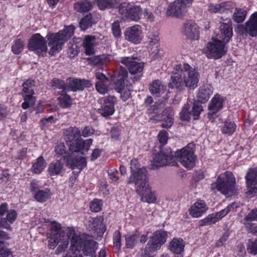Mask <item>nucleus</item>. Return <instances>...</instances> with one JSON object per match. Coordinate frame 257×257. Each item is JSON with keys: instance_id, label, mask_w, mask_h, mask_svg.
<instances>
[{"instance_id": "obj_1", "label": "nucleus", "mask_w": 257, "mask_h": 257, "mask_svg": "<svg viewBox=\"0 0 257 257\" xmlns=\"http://www.w3.org/2000/svg\"><path fill=\"white\" fill-rule=\"evenodd\" d=\"M176 72L171 74L168 83L169 88L182 91L186 87L193 90L197 87L200 75L195 68L187 63H183L176 65Z\"/></svg>"}, {"instance_id": "obj_2", "label": "nucleus", "mask_w": 257, "mask_h": 257, "mask_svg": "<svg viewBox=\"0 0 257 257\" xmlns=\"http://www.w3.org/2000/svg\"><path fill=\"white\" fill-rule=\"evenodd\" d=\"M131 174L127 184H134L137 193L141 196V199L149 203H154L156 200L155 195L151 191L147 171L145 168H140L138 161L133 159L131 162Z\"/></svg>"}, {"instance_id": "obj_3", "label": "nucleus", "mask_w": 257, "mask_h": 257, "mask_svg": "<svg viewBox=\"0 0 257 257\" xmlns=\"http://www.w3.org/2000/svg\"><path fill=\"white\" fill-rule=\"evenodd\" d=\"M136 57H121L118 62L120 65L119 69L114 72L112 82L114 89L118 93H122L125 88L124 80L127 77V70L131 74L141 73L144 68V63L135 61Z\"/></svg>"}, {"instance_id": "obj_4", "label": "nucleus", "mask_w": 257, "mask_h": 257, "mask_svg": "<svg viewBox=\"0 0 257 257\" xmlns=\"http://www.w3.org/2000/svg\"><path fill=\"white\" fill-rule=\"evenodd\" d=\"M73 229L61 227L60 224L54 223L51 227V232L48 242V246L51 249H54L59 244L56 253L59 254L66 249L69 244V239L74 234Z\"/></svg>"}, {"instance_id": "obj_5", "label": "nucleus", "mask_w": 257, "mask_h": 257, "mask_svg": "<svg viewBox=\"0 0 257 257\" xmlns=\"http://www.w3.org/2000/svg\"><path fill=\"white\" fill-rule=\"evenodd\" d=\"M64 135L69 150L72 153L80 152L82 155H84L88 151L93 142L92 139L84 140L80 138V130L76 126L69 127L64 130Z\"/></svg>"}, {"instance_id": "obj_6", "label": "nucleus", "mask_w": 257, "mask_h": 257, "mask_svg": "<svg viewBox=\"0 0 257 257\" xmlns=\"http://www.w3.org/2000/svg\"><path fill=\"white\" fill-rule=\"evenodd\" d=\"M97 243L92 239H87L85 237L72 236L71 241L70 250L73 254L76 251H82L85 256H96Z\"/></svg>"}, {"instance_id": "obj_7", "label": "nucleus", "mask_w": 257, "mask_h": 257, "mask_svg": "<svg viewBox=\"0 0 257 257\" xmlns=\"http://www.w3.org/2000/svg\"><path fill=\"white\" fill-rule=\"evenodd\" d=\"M74 27L69 26L63 31L56 34H51L47 36L48 45L51 47L49 52L51 56H54L62 49V46L73 34Z\"/></svg>"}, {"instance_id": "obj_8", "label": "nucleus", "mask_w": 257, "mask_h": 257, "mask_svg": "<svg viewBox=\"0 0 257 257\" xmlns=\"http://www.w3.org/2000/svg\"><path fill=\"white\" fill-rule=\"evenodd\" d=\"M235 183V179L233 174L226 171L219 175L217 181L211 184L210 189L214 193L219 191L223 194L227 195L232 191Z\"/></svg>"}, {"instance_id": "obj_9", "label": "nucleus", "mask_w": 257, "mask_h": 257, "mask_svg": "<svg viewBox=\"0 0 257 257\" xmlns=\"http://www.w3.org/2000/svg\"><path fill=\"white\" fill-rule=\"evenodd\" d=\"M194 145L189 144L181 150H178L175 153L176 161L180 162L185 168L191 169L195 165L196 156L194 154Z\"/></svg>"}, {"instance_id": "obj_10", "label": "nucleus", "mask_w": 257, "mask_h": 257, "mask_svg": "<svg viewBox=\"0 0 257 257\" xmlns=\"http://www.w3.org/2000/svg\"><path fill=\"white\" fill-rule=\"evenodd\" d=\"M167 232L163 230L155 231L150 238L144 251L145 255H150L159 249L166 241Z\"/></svg>"}, {"instance_id": "obj_11", "label": "nucleus", "mask_w": 257, "mask_h": 257, "mask_svg": "<svg viewBox=\"0 0 257 257\" xmlns=\"http://www.w3.org/2000/svg\"><path fill=\"white\" fill-rule=\"evenodd\" d=\"M225 43L223 41L214 40L212 42L208 43L206 48L203 49L208 58L217 59L221 58L226 53L225 48Z\"/></svg>"}, {"instance_id": "obj_12", "label": "nucleus", "mask_w": 257, "mask_h": 257, "mask_svg": "<svg viewBox=\"0 0 257 257\" xmlns=\"http://www.w3.org/2000/svg\"><path fill=\"white\" fill-rule=\"evenodd\" d=\"M177 164L176 158L170 149L162 150L153 157L152 165L154 168L166 165L175 166Z\"/></svg>"}, {"instance_id": "obj_13", "label": "nucleus", "mask_w": 257, "mask_h": 257, "mask_svg": "<svg viewBox=\"0 0 257 257\" xmlns=\"http://www.w3.org/2000/svg\"><path fill=\"white\" fill-rule=\"evenodd\" d=\"M35 83L34 80L29 79L24 81L22 84V92L25 94H22L24 100V102L22 104V107L24 109L33 106L35 103L36 98L33 96L34 92L33 89Z\"/></svg>"}, {"instance_id": "obj_14", "label": "nucleus", "mask_w": 257, "mask_h": 257, "mask_svg": "<svg viewBox=\"0 0 257 257\" xmlns=\"http://www.w3.org/2000/svg\"><path fill=\"white\" fill-rule=\"evenodd\" d=\"M28 48L29 50L35 51L38 55H43L47 51L45 38L39 33L33 35L29 41Z\"/></svg>"}, {"instance_id": "obj_15", "label": "nucleus", "mask_w": 257, "mask_h": 257, "mask_svg": "<svg viewBox=\"0 0 257 257\" xmlns=\"http://www.w3.org/2000/svg\"><path fill=\"white\" fill-rule=\"evenodd\" d=\"M247 193L250 197L257 193V169H249L245 177Z\"/></svg>"}, {"instance_id": "obj_16", "label": "nucleus", "mask_w": 257, "mask_h": 257, "mask_svg": "<svg viewBox=\"0 0 257 257\" xmlns=\"http://www.w3.org/2000/svg\"><path fill=\"white\" fill-rule=\"evenodd\" d=\"M116 101V99L114 96H107L104 99V103L98 109V112L105 117L112 115L114 111V104Z\"/></svg>"}, {"instance_id": "obj_17", "label": "nucleus", "mask_w": 257, "mask_h": 257, "mask_svg": "<svg viewBox=\"0 0 257 257\" xmlns=\"http://www.w3.org/2000/svg\"><path fill=\"white\" fill-rule=\"evenodd\" d=\"M126 40L135 44L140 43L142 40V31L139 25L128 28L124 32Z\"/></svg>"}, {"instance_id": "obj_18", "label": "nucleus", "mask_w": 257, "mask_h": 257, "mask_svg": "<svg viewBox=\"0 0 257 257\" xmlns=\"http://www.w3.org/2000/svg\"><path fill=\"white\" fill-rule=\"evenodd\" d=\"M185 242L181 238H174L169 243V249L175 257H183Z\"/></svg>"}, {"instance_id": "obj_19", "label": "nucleus", "mask_w": 257, "mask_h": 257, "mask_svg": "<svg viewBox=\"0 0 257 257\" xmlns=\"http://www.w3.org/2000/svg\"><path fill=\"white\" fill-rule=\"evenodd\" d=\"M243 32L245 31L250 36L254 37L257 35V12L252 14L248 21L245 23V26L239 28Z\"/></svg>"}, {"instance_id": "obj_20", "label": "nucleus", "mask_w": 257, "mask_h": 257, "mask_svg": "<svg viewBox=\"0 0 257 257\" xmlns=\"http://www.w3.org/2000/svg\"><path fill=\"white\" fill-rule=\"evenodd\" d=\"M184 34L189 39H198L199 37V27L196 24L191 21L184 24Z\"/></svg>"}, {"instance_id": "obj_21", "label": "nucleus", "mask_w": 257, "mask_h": 257, "mask_svg": "<svg viewBox=\"0 0 257 257\" xmlns=\"http://www.w3.org/2000/svg\"><path fill=\"white\" fill-rule=\"evenodd\" d=\"M225 22L221 23L219 27L220 31V37L223 42L227 43L229 42L232 36V28L231 22L230 19L224 20Z\"/></svg>"}, {"instance_id": "obj_22", "label": "nucleus", "mask_w": 257, "mask_h": 257, "mask_svg": "<svg viewBox=\"0 0 257 257\" xmlns=\"http://www.w3.org/2000/svg\"><path fill=\"white\" fill-rule=\"evenodd\" d=\"M92 84L90 80L86 79H69L68 87L73 91L83 90L84 88H89Z\"/></svg>"}, {"instance_id": "obj_23", "label": "nucleus", "mask_w": 257, "mask_h": 257, "mask_svg": "<svg viewBox=\"0 0 257 257\" xmlns=\"http://www.w3.org/2000/svg\"><path fill=\"white\" fill-rule=\"evenodd\" d=\"M224 101V98L223 97L220 95L216 94L212 99L208 106V116H212L221 109Z\"/></svg>"}, {"instance_id": "obj_24", "label": "nucleus", "mask_w": 257, "mask_h": 257, "mask_svg": "<svg viewBox=\"0 0 257 257\" xmlns=\"http://www.w3.org/2000/svg\"><path fill=\"white\" fill-rule=\"evenodd\" d=\"M185 7L179 1H175L168 6L166 12L167 16L180 18Z\"/></svg>"}, {"instance_id": "obj_25", "label": "nucleus", "mask_w": 257, "mask_h": 257, "mask_svg": "<svg viewBox=\"0 0 257 257\" xmlns=\"http://www.w3.org/2000/svg\"><path fill=\"white\" fill-rule=\"evenodd\" d=\"M213 93L212 86L210 84H206L202 86L199 90L197 93V101L201 103H206L210 98Z\"/></svg>"}, {"instance_id": "obj_26", "label": "nucleus", "mask_w": 257, "mask_h": 257, "mask_svg": "<svg viewBox=\"0 0 257 257\" xmlns=\"http://www.w3.org/2000/svg\"><path fill=\"white\" fill-rule=\"evenodd\" d=\"M174 113L170 107H166L163 111L161 119L163 121L162 126L165 128L170 127L173 124Z\"/></svg>"}, {"instance_id": "obj_27", "label": "nucleus", "mask_w": 257, "mask_h": 257, "mask_svg": "<svg viewBox=\"0 0 257 257\" xmlns=\"http://www.w3.org/2000/svg\"><path fill=\"white\" fill-rule=\"evenodd\" d=\"M17 213L15 210H10L5 214V216L0 219V227L11 229V224L16 219Z\"/></svg>"}, {"instance_id": "obj_28", "label": "nucleus", "mask_w": 257, "mask_h": 257, "mask_svg": "<svg viewBox=\"0 0 257 257\" xmlns=\"http://www.w3.org/2000/svg\"><path fill=\"white\" fill-rule=\"evenodd\" d=\"M207 209L204 201L200 200L195 202L189 210L190 215L193 217L201 216Z\"/></svg>"}, {"instance_id": "obj_29", "label": "nucleus", "mask_w": 257, "mask_h": 257, "mask_svg": "<svg viewBox=\"0 0 257 257\" xmlns=\"http://www.w3.org/2000/svg\"><path fill=\"white\" fill-rule=\"evenodd\" d=\"M97 21L96 17H94L92 14L89 13L81 19L79 23V27L81 30L85 31L96 24Z\"/></svg>"}, {"instance_id": "obj_30", "label": "nucleus", "mask_w": 257, "mask_h": 257, "mask_svg": "<svg viewBox=\"0 0 257 257\" xmlns=\"http://www.w3.org/2000/svg\"><path fill=\"white\" fill-rule=\"evenodd\" d=\"M74 9L78 13L84 15L92 9V3L88 0L77 2L74 4Z\"/></svg>"}, {"instance_id": "obj_31", "label": "nucleus", "mask_w": 257, "mask_h": 257, "mask_svg": "<svg viewBox=\"0 0 257 257\" xmlns=\"http://www.w3.org/2000/svg\"><path fill=\"white\" fill-rule=\"evenodd\" d=\"M96 38L94 36H86L83 45L85 48V53L87 55H91L94 54V44Z\"/></svg>"}, {"instance_id": "obj_32", "label": "nucleus", "mask_w": 257, "mask_h": 257, "mask_svg": "<svg viewBox=\"0 0 257 257\" xmlns=\"http://www.w3.org/2000/svg\"><path fill=\"white\" fill-rule=\"evenodd\" d=\"M143 14V11L140 6H135L130 8L126 18L130 20L138 21Z\"/></svg>"}, {"instance_id": "obj_33", "label": "nucleus", "mask_w": 257, "mask_h": 257, "mask_svg": "<svg viewBox=\"0 0 257 257\" xmlns=\"http://www.w3.org/2000/svg\"><path fill=\"white\" fill-rule=\"evenodd\" d=\"M166 86L159 80H154L150 84L149 89L152 94L159 96L163 93L165 90Z\"/></svg>"}, {"instance_id": "obj_34", "label": "nucleus", "mask_w": 257, "mask_h": 257, "mask_svg": "<svg viewBox=\"0 0 257 257\" xmlns=\"http://www.w3.org/2000/svg\"><path fill=\"white\" fill-rule=\"evenodd\" d=\"M140 234L137 231L128 233L125 235V245L127 248H132L137 243Z\"/></svg>"}, {"instance_id": "obj_35", "label": "nucleus", "mask_w": 257, "mask_h": 257, "mask_svg": "<svg viewBox=\"0 0 257 257\" xmlns=\"http://www.w3.org/2000/svg\"><path fill=\"white\" fill-rule=\"evenodd\" d=\"M51 85L57 95H59L67 90V85L65 82L58 78H53L51 82Z\"/></svg>"}, {"instance_id": "obj_36", "label": "nucleus", "mask_w": 257, "mask_h": 257, "mask_svg": "<svg viewBox=\"0 0 257 257\" xmlns=\"http://www.w3.org/2000/svg\"><path fill=\"white\" fill-rule=\"evenodd\" d=\"M63 168V164L60 161H57L49 164L48 171L51 176L58 175L61 174Z\"/></svg>"}, {"instance_id": "obj_37", "label": "nucleus", "mask_w": 257, "mask_h": 257, "mask_svg": "<svg viewBox=\"0 0 257 257\" xmlns=\"http://www.w3.org/2000/svg\"><path fill=\"white\" fill-rule=\"evenodd\" d=\"M94 1L100 10L113 8L117 5L116 0H94Z\"/></svg>"}, {"instance_id": "obj_38", "label": "nucleus", "mask_w": 257, "mask_h": 257, "mask_svg": "<svg viewBox=\"0 0 257 257\" xmlns=\"http://www.w3.org/2000/svg\"><path fill=\"white\" fill-rule=\"evenodd\" d=\"M46 163L42 156L39 157L33 164L32 171L35 174H40L46 167Z\"/></svg>"}, {"instance_id": "obj_39", "label": "nucleus", "mask_w": 257, "mask_h": 257, "mask_svg": "<svg viewBox=\"0 0 257 257\" xmlns=\"http://www.w3.org/2000/svg\"><path fill=\"white\" fill-rule=\"evenodd\" d=\"M50 196L51 193L48 190H39L34 194V198L39 202H46Z\"/></svg>"}, {"instance_id": "obj_40", "label": "nucleus", "mask_w": 257, "mask_h": 257, "mask_svg": "<svg viewBox=\"0 0 257 257\" xmlns=\"http://www.w3.org/2000/svg\"><path fill=\"white\" fill-rule=\"evenodd\" d=\"M59 95L58 100L61 107L62 108H67L72 105L71 99L69 95L66 93V91Z\"/></svg>"}, {"instance_id": "obj_41", "label": "nucleus", "mask_w": 257, "mask_h": 257, "mask_svg": "<svg viewBox=\"0 0 257 257\" xmlns=\"http://www.w3.org/2000/svg\"><path fill=\"white\" fill-rule=\"evenodd\" d=\"M87 162L86 158L81 157L78 159H75L72 160L70 166L72 169L77 168L81 170L83 168L86 166Z\"/></svg>"}, {"instance_id": "obj_42", "label": "nucleus", "mask_w": 257, "mask_h": 257, "mask_svg": "<svg viewBox=\"0 0 257 257\" xmlns=\"http://www.w3.org/2000/svg\"><path fill=\"white\" fill-rule=\"evenodd\" d=\"M246 11L241 9H236L233 15V20L236 23L243 22L246 17Z\"/></svg>"}, {"instance_id": "obj_43", "label": "nucleus", "mask_w": 257, "mask_h": 257, "mask_svg": "<svg viewBox=\"0 0 257 257\" xmlns=\"http://www.w3.org/2000/svg\"><path fill=\"white\" fill-rule=\"evenodd\" d=\"M191 105L188 103L185 104L180 112V117L182 120L189 121L191 116H192L191 110H190Z\"/></svg>"}, {"instance_id": "obj_44", "label": "nucleus", "mask_w": 257, "mask_h": 257, "mask_svg": "<svg viewBox=\"0 0 257 257\" xmlns=\"http://www.w3.org/2000/svg\"><path fill=\"white\" fill-rule=\"evenodd\" d=\"M235 130L236 125L234 122L226 121L222 127L221 131L224 134L231 135L235 131Z\"/></svg>"}, {"instance_id": "obj_45", "label": "nucleus", "mask_w": 257, "mask_h": 257, "mask_svg": "<svg viewBox=\"0 0 257 257\" xmlns=\"http://www.w3.org/2000/svg\"><path fill=\"white\" fill-rule=\"evenodd\" d=\"M257 221V209L254 208L249 211L244 217L243 224L252 223V221Z\"/></svg>"}, {"instance_id": "obj_46", "label": "nucleus", "mask_w": 257, "mask_h": 257, "mask_svg": "<svg viewBox=\"0 0 257 257\" xmlns=\"http://www.w3.org/2000/svg\"><path fill=\"white\" fill-rule=\"evenodd\" d=\"M201 103L199 101H194L191 109V113L194 120L198 119V117L203 110Z\"/></svg>"}, {"instance_id": "obj_47", "label": "nucleus", "mask_w": 257, "mask_h": 257, "mask_svg": "<svg viewBox=\"0 0 257 257\" xmlns=\"http://www.w3.org/2000/svg\"><path fill=\"white\" fill-rule=\"evenodd\" d=\"M208 11L210 13H222L225 11H228L229 9L225 8L224 3L220 4H211L208 8Z\"/></svg>"}, {"instance_id": "obj_48", "label": "nucleus", "mask_w": 257, "mask_h": 257, "mask_svg": "<svg viewBox=\"0 0 257 257\" xmlns=\"http://www.w3.org/2000/svg\"><path fill=\"white\" fill-rule=\"evenodd\" d=\"M217 222V219L214 213L209 215L206 217L199 221V225L201 226H207L215 223Z\"/></svg>"}, {"instance_id": "obj_49", "label": "nucleus", "mask_w": 257, "mask_h": 257, "mask_svg": "<svg viewBox=\"0 0 257 257\" xmlns=\"http://www.w3.org/2000/svg\"><path fill=\"white\" fill-rule=\"evenodd\" d=\"M247 250L249 253L252 255H257V238L253 240H248L247 244Z\"/></svg>"}, {"instance_id": "obj_50", "label": "nucleus", "mask_w": 257, "mask_h": 257, "mask_svg": "<svg viewBox=\"0 0 257 257\" xmlns=\"http://www.w3.org/2000/svg\"><path fill=\"white\" fill-rule=\"evenodd\" d=\"M24 46V43L21 39H17L12 47V50L14 54H19L23 50Z\"/></svg>"}, {"instance_id": "obj_51", "label": "nucleus", "mask_w": 257, "mask_h": 257, "mask_svg": "<svg viewBox=\"0 0 257 257\" xmlns=\"http://www.w3.org/2000/svg\"><path fill=\"white\" fill-rule=\"evenodd\" d=\"M102 205V200L94 199L91 202L90 208L92 211L97 212L101 210Z\"/></svg>"}, {"instance_id": "obj_52", "label": "nucleus", "mask_w": 257, "mask_h": 257, "mask_svg": "<svg viewBox=\"0 0 257 257\" xmlns=\"http://www.w3.org/2000/svg\"><path fill=\"white\" fill-rule=\"evenodd\" d=\"M234 204H231L228 205L226 208L224 209H222L219 212H218L216 213H214L215 216L217 219V221L222 218L224 216H225L227 214H228L230 211L231 208H233Z\"/></svg>"}, {"instance_id": "obj_53", "label": "nucleus", "mask_w": 257, "mask_h": 257, "mask_svg": "<svg viewBox=\"0 0 257 257\" xmlns=\"http://www.w3.org/2000/svg\"><path fill=\"white\" fill-rule=\"evenodd\" d=\"M113 246L117 249H120L121 247V235L119 231L116 230L114 232L113 237Z\"/></svg>"}, {"instance_id": "obj_54", "label": "nucleus", "mask_w": 257, "mask_h": 257, "mask_svg": "<svg viewBox=\"0 0 257 257\" xmlns=\"http://www.w3.org/2000/svg\"><path fill=\"white\" fill-rule=\"evenodd\" d=\"M130 6L128 3H122L118 6V11L119 14L126 17Z\"/></svg>"}, {"instance_id": "obj_55", "label": "nucleus", "mask_w": 257, "mask_h": 257, "mask_svg": "<svg viewBox=\"0 0 257 257\" xmlns=\"http://www.w3.org/2000/svg\"><path fill=\"white\" fill-rule=\"evenodd\" d=\"M229 235V231L228 230H225V231L223 233L221 237L216 241V246L219 247L223 245L227 240Z\"/></svg>"}, {"instance_id": "obj_56", "label": "nucleus", "mask_w": 257, "mask_h": 257, "mask_svg": "<svg viewBox=\"0 0 257 257\" xmlns=\"http://www.w3.org/2000/svg\"><path fill=\"white\" fill-rule=\"evenodd\" d=\"M111 30L112 34L114 37L119 38L120 37L121 33L119 23L118 22H115L112 24Z\"/></svg>"}, {"instance_id": "obj_57", "label": "nucleus", "mask_w": 257, "mask_h": 257, "mask_svg": "<svg viewBox=\"0 0 257 257\" xmlns=\"http://www.w3.org/2000/svg\"><path fill=\"white\" fill-rule=\"evenodd\" d=\"M246 230L254 235H257V224L254 223H246L244 225Z\"/></svg>"}, {"instance_id": "obj_58", "label": "nucleus", "mask_w": 257, "mask_h": 257, "mask_svg": "<svg viewBox=\"0 0 257 257\" xmlns=\"http://www.w3.org/2000/svg\"><path fill=\"white\" fill-rule=\"evenodd\" d=\"M0 257H13L12 252L8 248L3 246L2 241H0Z\"/></svg>"}, {"instance_id": "obj_59", "label": "nucleus", "mask_w": 257, "mask_h": 257, "mask_svg": "<svg viewBox=\"0 0 257 257\" xmlns=\"http://www.w3.org/2000/svg\"><path fill=\"white\" fill-rule=\"evenodd\" d=\"M95 88L97 91L101 94H105L107 91V88L104 83L102 82H96Z\"/></svg>"}, {"instance_id": "obj_60", "label": "nucleus", "mask_w": 257, "mask_h": 257, "mask_svg": "<svg viewBox=\"0 0 257 257\" xmlns=\"http://www.w3.org/2000/svg\"><path fill=\"white\" fill-rule=\"evenodd\" d=\"M158 139L159 142L163 145H165L168 140L167 133L165 131H161L158 134Z\"/></svg>"}, {"instance_id": "obj_61", "label": "nucleus", "mask_w": 257, "mask_h": 257, "mask_svg": "<svg viewBox=\"0 0 257 257\" xmlns=\"http://www.w3.org/2000/svg\"><path fill=\"white\" fill-rule=\"evenodd\" d=\"M55 151L58 155L62 156L66 154V148L64 143H60L57 145Z\"/></svg>"}, {"instance_id": "obj_62", "label": "nucleus", "mask_w": 257, "mask_h": 257, "mask_svg": "<svg viewBox=\"0 0 257 257\" xmlns=\"http://www.w3.org/2000/svg\"><path fill=\"white\" fill-rule=\"evenodd\" d=\"M53 119L54 117L53 116H50L48 117H45L41 119L40 121L41 127L44 128L46 126H48L50 123H52Z\"/></svg>"}, {"instance_id": "obj_63", "label": "nucleus", "mask_w": 257, "mask_h": 257, "mask_svg": "<svg viewBox=\"0 0 257 257\" xmlns=\"http://www.w3.org/2000/svg\"><path fill=\"white\" fill-rule=\"evenodd\" d=\"M94 132V130L91 127L86 126L82 130L81 136H82L83 137H87L93 134Z\"/></svg>"}, {"instance_id": "obj_64", "label": "nucleus", "mask_w": 257, "mask_h": 257, "mask_svg": "<svg viewBox=\"0 0 257 257\" xmlns=\"http://www.w3.org/2000/svg\"><path fill=\"white\" fill-rule=\"evenodd\" d=\"M102 221L103 218L101 216L97 217L93 219L92 225L96 229L98 227L100 228V227L102 226Z\"/></svg>"}]
</instances>
